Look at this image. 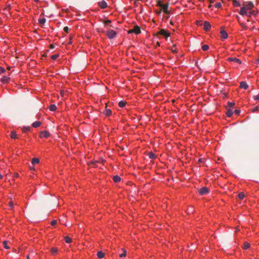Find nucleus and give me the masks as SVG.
<instances>
[{"instance_id": "f257e3e1", "label": "nucleus", "mask_w": 259, "mask_h": 259, "mask_svg": "<svg viewBox=\"0 0 259 259\" xmlns=\"http://www.w3.org/2000/svg\"><path fill=\"white\" fill-rule=\"evenodd\" d=\"M117 33L113 30H109L107 31L106 35L109 39H112L116 36Z\"/></svg>"}, {"instance_id": "f03ea898", "label": "nucleus", "mask_w": 259, "mask_h": 259, "mask_svg": "<svg viewBox=\"0 0 259 259\" xmlns=\"http://www.w3.org/2000/svg\"><path fill=\"white\" fill-rule=\"evenodd\" d=\"M128 32V33H134L136 34H138L141 33V29L139 26L136 25L133 29L129 30Z\"/></svg>"}, {"instance_id": "7ed1b4c3", "label": "nucleus", "mask_w": 259, "mask_h": 259, "mask_svg": "<svg viewBox=\"0 0 259 259\" xmlns=\"http://www.w3.org/2000/svg\"><path fill=\"white\" fill-rule=\"evenodd\" d=\"M198 193L200 195H205L208 193V189L205 187H202L198 190Z\"/></svg>"}, {"instance_id": "20e7f679", "label": "nucleus", "mask_w": 259, "mask_h": 259, "mask_svg": "<svg viewBox=\"0 0 259 259\" xmlns=\"http://www.w3.org/2000/svg\"><path fill=\"white\" fill-rule=\"evenodd\" d=\"M243 6L247 10H250L254 7V5L252 2H247L244 4Z\"/></svg>"}, {"instance_id": "39448f33", "label": "nucleus", "mask_w": 259, "mask_h": 259, "mask_svg": "<svg viewBox=\"0 0 259 259\" xmlns=\"http://www.w3.org/2000/svg\"><path fill=\"white\" fill-rule=\"evenodd\" d=\"M158 34L163 35L166 38L168 37L170 35L169 33L163 29H160Z\"/></svg>"}, {"instance_id": "423d86ee", "label": "nucleus", "mask_w": 259, "mask_h": 259, "mask_svg": "<svg viewBox=\"0 0 259 259\" xmlns=\"http://www.w3.org/2000/svg\"><path fill=\"white\" fill-rule=\"evenodd\" d=\"M50 134L48 132H47L46 131H44L40 132V133L39 134V137L40 138H48L50 136Z\"/></svg>"}, {"instance_id": "0eeeda50", "label": "nucleus", "mask_w": 259, "mask_h": 259, "mask_svg": "<svg viewBox=\"0 0 259 259\" xmlns=\"http://www.w3.org/2000/svg\"><path fill=\"white\" fill-rule=\"evenodd\" d=\"M227 60L229 62H235V63H237L239 64H241L242 62L241 61L237 58H233V57H229L228 58Z\"/></svg>"}, {"instance_id": "6e6552de", "label": "nucleus", "mask_w": 259, "mask_h": 259, "mask_svg": "<svg viewBox=\"0 0 259 259\" xmlns=\"http://www.w3.org/2000/svg\"><path fill=\"white\" fill-rule=\"evenodd\" d=\"M211 28V25L208 21H204L203 24V29L205 31H208Z\"/></svg>"}, {"instance_id": "1a4fd4ad", "label": "nucleus", "mask_w": 259, "mask_h": 259, "mask_svg": "<svg viewBox=\"0 0 259 259\" xmlns=\"http://www.w3.org/2000/svg\"><path fill=\"white\" fill-rule=\"evenodd\" d=\"M98 5L101 9H105L107 7V3L104 0L99 2Z\"/></svg>"}, {"instance_id": "9d476101", "label": "nucleus", "mask_w": 259, "mask_h": 259, "mask_svg": "<svg viewBox=\"0 0 259 259\" xmlns=\"http://www.w3.org/2000/svg\"><path fill=\"white\" fill-rule=\"evenodd\" d=\"M168 6L169 4L166 3L164 4V6H162V8H161L163 10V12L166 14H169L170 13V11L168 10Z\"/></svg>"}, {"instance_id": "9b49d317", "label": "nucleus", "mask_w": 259, "mask_h": 259, "mask_svg": "<svg viewBox=\"0 0 259 259\" xmlns=\"http://www.w3.org/2000/svg\"><path fill=\"white\" fill-rule=\"evenodd\" d=\"M247 10L246 9L244 6H243L240 9V12H239V13L240 15H241L242 16L247 15Z\"/></svg>"}, {"instance_id": "f8f14e48", "label": "nucleus", "mask_w": 259, "mask_h": 259, "mask_svg": "<svg viewBox=\"0 0 259 259\" xmlns=\"http://www.w3.org/2000/svg\"><path fill=\"white\" fill-rule=\"evenodd\" d=\"M240 88L244 90H247L248 85L245 81H242L240 83Z\"/></svg>"}, {"instance_id": "ddd939ff", "label": "nucleus", "mask_w": 259, "mask_h": 259, "mask_svg": "<svg viewBox=\"0 0 259 259\" xmlns=\"http://www.w3.org/2000/svg\"><path fill=\"white\" fill-rule=\"evenodd\" d=\"M220 33L221 37L223 39H226L228 36V33L225 30H221Z\"/></svg>"}, {"instance_id": "4468645a", "label": "nucleus", "mask_w": 259, "mask_h": 259, "mask_svg": "<svg viewBox=\"0 0 259 259\" xmlns=\"http://www.w3.org/2000/svg\"><path fill=\"white\" fill-rule=\"evenodd\" d=\"M113 180L115 183H118L120 181L121 178L118 175H115L113 178Z\"/></svg>"}, {"instance_id": "2eb2a0df", "label": "nucleus", "mask_w": 259, "mask_h": 259, "mask_svg": "<svg viewBox=\"0 0 259 259\" xmlns=\"http://www.w3.org/2000/svg\"><path fill=\"white\" fill-rule=\"evenodd\" d=\"M40 125L41 122L40 121H36L32 123V126L34 128H36L39 127Z\"/></svg>"}, {"instance_id": "dca6fc26", "label": "nucleus", "mask_w": 259, "mask_h": 259, "mask_svg": "<svg viewBox=\"0 0 259 259\" xmlns=\"http://www.w3.org/2000/svg\"><path fill=\"white\" fill-rule=\"evenodd\" d=\"M10 136L12 139H16L17 138V134L15 131H12L11 132Z\"/></svg>"}, {"instance_id": "f3484780", "label": "nucleus", "mask_w": 259, "mask_h": 259, "mask_svg": "<svg viewBox=\"0 0 259 259\" xmlns=\"http://www.w3.org/2000/svg\"><path fill=\"white\" fill-rule=\"evenodd\" d=\"M97 255L99 258H102L104 257L105 253L102 251H99L97 252Z\"/></svg>"}, {"instance_id": "a211bd4d", "label": "nucleus", "mask_w": 259, "mask_h": 259, "mask_svg": "<svg viewBox=\"0 0 259 259\" xmlns=\"http://www.w3.org/2000/svg\"><path fill=\"white\" fill-rule=\"evenodd\" d=\"M233 114V112L232 110L230 108L228 109L227 111L226 112L227 116L230 117L232 116Z\"/></svg>"}, {"instance_id": "6ab92c4d", "label": "nucleus", "mask_w": 259, "mask_h": 259, "mask_svg": "<svg viewBox=\"0 0 259 259\" xmlns=\"http://www.w3.org/2000/svg\"><path fill=\"white\" fill-rule=\"evenodd\" d=\"M10 78L7 76H3L1 78V81L4 83L8 82Z\"/></svg>"}, {"instance_id": "aec40b11", "label": "nucleus", "mask_w": 259, "mask_h": 259, "mask_svg": "<svg viewBox=\"0 0 259 259\" xmlns=\"http://www.w3.org/2000/svg\"><path fill=\"white\" fill-rule=\"evenodd\" d=\"M49 109L51 111H55L57 110V107L55 104H51L49 107Z\"/></svg>"}, {"instance_id": "412c9836", "label": "nucleus", "mask_w": 259, "mask_h": 259, "mask_svg": "<svg viewBox=\"0 0 259 259\" xmlns=\"http://www.w3.org/2000/svg\"><path fill=\"white\" fill-rule=\"evenodd\" d=\"M106 116H109L112 114V111L109 109H106L105 111Z\"/></svg>"}, {"instance_id": "4be33fe9", "label": "nucleus", "mask_w": 259, "mask_h": 259, "mask_svg": "<svg viewBox=\"0 0 259 259\" xmlns=\"http://www.w3.org/2000/svg\"><path fill=\"white\" fill-rule=\"evenodd\" d=\"M39 162V160L38 158H33L32 159V161H31V163L33 165L34 164H37Z\"/></svg>"}, {"instance_id": "5701e85b", "label": "nucleus", "mask_w": 259, "mask_h": 259, "mask_svg": "<svg viewBox=\"0 0 259 259\" xmlns=\"http://www.w3.org/2000/svg\"><path fill=\"white\" fill-rule=\"evenodd\" d=\"M245 197V194L243 192H240L238 195V197L240 200H242Z\"/></svg>"}, {"instance_id": "b1692460", "label": "nucleus", "mask_w": 259, "mask_h": 259, "mask_svg": "<svg viewBox=\"0 0 259 259\" xmlns=\"http://www.w3.org/2000/svg\"><path fill=\"white\" fill-rule=\"evenodd\" d=\"M176 47V45H173L172 47L170 49V51L174 54L178 53V50Z\"/></svg>"}, {"instance_id": "393cba45", "label": "nucleus", "mask_w": 259, "mask_h": 259, "mask_svg": "<svg viewBox=\"0 0 259 259\" xmlns=\"http://www.w3.org/2000/svg\"><path fill=\"white\" fill-rule=\"evenodd\" d=\"M30 130L31 128L29 126H24L22 130L24 133H27L30 131Z\"/></svg>"}, {"instance_id": "a878e982", "label": "nucleus", "mask_w": 259, "mask_h": 259, "mask_svg": "<svg viewBox=\"0 0 259 259\" xmlns=\"http://www.w3.org/2000/svg\"><path fill=\"white\" fill-rule=\"evenodd\" d=\"M233 4L234 7H239L240 6V3L236 0H234L233 1Z\"/></svg>"}, {"instance_id": "bb28decb", "label": "nucleus", "mask_w": 259, "mask_h": 259, "mask_svg": "<svg viewBox=\"0 0 259 259\" xmlns=\"http://www.w3.org/2000/svg\"><path fill=\"white\" fill-rule=\"evenodd\" d=\"M57 251H58V249H57V248H56V247L52 248L51 249V252L52 254L53 255L55 254Z\"/></svg>"}, {"instance_id": "cd10ccee", "label": "nucleus", "mask_w": 259, "mask_h": 259, "mask_svg": "<svg viewBox=\"0 0 259 259\" xmlns=\"http://www.w3.org/2000/svg\"><path fill=\"white\" fill-rule=\"evenodd\" d=\"M125 104H126V103L125 102H124L123 101H120L118 103V105L120 107L123 108L125 106Z\"/></svg>"}, {"instance_id": "c85d7f7f", "label": "nucleus", "mask_w": 259, "mask_h": 259, "mask_svg": "<svg viewBox=\"0 0 259 259\" xmlns=\"http://www.w3.org/2000/svg\"><path fill=\"white\" fill-rule=\"evenodd\" d=\"M64 239L65 242L67 243H70L72 241L71 238H70L69 236H65Z\"/></svg>"}, {"instance_id": "c756f323", "label": "nucleus", "mask_w": 259, "mask_h": 259, "mask_svg": "<svg viewBox=\"0 0 259 259\" xmlns=\"http://www.w3.org/2000/svg\"><path fill=\"white\" fill-rule=\"evenodd\" d=\"M235 105V102H228L227 104V107L229 108L233 107Z\"/></svg>"}, {"instance_id": "7c9ffc66", "label": "nucleus", "mask_w": 259, "mask_h": 259, "mask_svg": "<svg viewBox=\"0 0 259 259\" xmlns=\"http://www.w3.org/2000/svg\"><path fill=\"white\" fill-rule=\"evenodd\" d=\"M209 49V46L207 45H204L202 46V49L204 51H206L208 50Z\"/></svg>"}, {"instance_id": "2f4dec72", "label": "nucleus", "mask_w": 259, "mask_h": 259, "mask_svg": "<svg viewBox=\"0 0 259 259\" xmlns=\"http://www.w3.org/2000/svg\"><path fill=\"white\" fill-rule=\"evenodd\" d=\"M250 246V244L249 243H248V242H244V245H243V248L245 249H248Z\"/></svg>"}, {"instance_id": "473e14b6", "label": "nucleus", "mask_w": 259, "mask_h": 259, "mask_svg": "<svg viewBox=\"0 0 259 259\" xmlns=\"http://www.w3.org/2000/svg\"><path fill=\"white\" fill-rule=\"evenodd\" d=\"M46 19L43 18H40V19H38V21L39 22V23H40L41 24H44L46 22Z\"/></svg>"}, {"instance_id": "72a5a7b5", "label": "nucleus", "mask_w": 259, "mask_h": 259, "mask_svg": "<svg viewBox=\"0 0 259 259\" xmlns=\"http://www.w3.org/2000/svg\"><path fill=\"white\" fill-rule=\"evenodd\" d=\"M122 250L123 252L120 253V254H119V256L120 257H123V256H125V255H126V251H125V250L123 249V248L122 249Z\"/></svg>"}, {"instance_id": "f704fd0d", "label": "nucleus", "mask_w": 259, "mask_h": 259, "mask_svg": "<svg viewBox=\"0 0 259 259\" xmlns=\"http://www.w3.org/2000/svg\"><path fill=\"white\" fill-rule=\"evenodd\" d=\"M156 156L152 152H151L149 154V157L150 159H154L155 158Z\"/></svg>"}, {"instance_id": "c9c22d12", "label": "nucleus", "mask_w": 259, "mask_h": 259, "mask_svg": "<svg viewBox=\"0 0 259 259\" xmlns=\"http://www.w3.org/2000/svg\"><path fill=\"white\" fill-rule=\"evenodd\" d=\"M4 247L6 249H9L10 247L7 245L8 242L7 241H3Z\"/></svg>"}, {"instance_id": "e433bc0d", "label": "nucleus", "mask_w": 259, "mask_h": 259, "mask_svg": "<svg viewBox=\"0 0 259 259\" xmlns=\"http://www.w3.org/2000/svg\"><path fill=\"white\" fill-rule=\"evenodd\" d=\"M157 6L160 7H161L162 8V6H164V4H163L162 3V2L160 0H158L157 1Z\"/></svg>"}, {"instance_id": "4c0bfd02", "label": "nucleus", "mask_w": 259, "mask_h": 259, "mask_svg": "<svg viewBox=\"0 0 259 259\" xmlns=\"http://www.w3.org/2000/svg\"><path fill=\"white\" fill-rule=\"evenodd\" d=\"M59 56V54H55L51 56V59L52 60H56L58 58Z\"/></svg>"}, {"instance_id": "58836bf2", "label": "nucleus", "mask_w": 259, "mask_h": 259, "mask_svg": "<svg viewBox=\"0 0 259 259\" xmlns=\"http://www.w3.org/2000/svg\"><path fill=\"white\" fill-rule=\"evenodd\" d=\"M214 6L216 8H220L222 7V4L220 2L217 3Z\"/></svg>"}, {"instance_id": "ea45409f", "label": "nucleus", "mask_w": 259, "mask_h": 259, "mask_svg": "<svg viewBox=\"0 0 259 259\" xmlns=\"http://www.w3.org/2000/svg\"><path fill=\"white\" fill-rule=\"evenodd\" d=\"M240 25L241 26V27L242 28H243V29H246L247 28V26H246V25L245 23H240Z\"/></svg>"}, {"instance_id": "a19ab883", "label": "nucleus", "mask_w": 259, "mask_h": 259, "mask_svg": "<svg viewBox=\"0 0 259 259\" xmlns=\"http://www.w3.org/2000/svg\"><path fill=\"white\" fill-rule=\"evenodd\" d=\"M6 70L2 67L0 66V74L5 73Z\"/></svg>"}, {"instance_id": "79ce46f5", "label": "nucleus", "mask_w": 259, "mask_h": 259, "mask_svg": "<svg viewBox=\"0 0 259 259\" xmlns=\"http://www.w3.org/2000/svg\"><path fill=\"white\" fill-rule=\"evenodd\" d=\"M111 22V21L110 20H105L104 21V23L105 24V25H107V24H109V23H110Z\"/></svg>"}, {"instance_id": "37998d69", "label": "nucleus", "mask_w": 259, "mask_h": 259, "mask_svg": "<svg viewBox=\"0 0 259 259\" xmlns=\"http://www.w3.org/2000/svg\"><path fill=\"white\" fill-rule=\"evenodd\" d=\"M63 30L66 33H68L69 32V28L67 26L64 27Z\"/></svg>"}, {"instance_id": "c03bdc74", "label": "nucleus", "mask_w": 259, "mask_h": 259, "mask_svg": "<svg viewBox=\"0 0 259 259\" xmlns=\"http://www.w3.org/2000/svg\"><path fill=\"white\" fill-rule=\"evenodd\" d=\"M56 224H57V221H56V220H53V221L51 222V225H52V226H54V225H55Z\"/></svg>"}, {"instance_id": "a18cd8bd", "label": "nucleus", "mask_w": 259, "mask_h": 259, "mask_svg": "<svg viewBox=\"0 0 259 259\" xmlns=\"http://www.w3.org/2000/svg\"><path fill=\"white\" fill-rule=\"evenodd\" d=\"M253 14V11H250L249 13H247V16L248 17H250Z\"/></svg>"}, {"instance_id": "49530a36", "label": "nucleus", "mask_w": 259, "mask_h": 259, "mask_svg": "<svg viewBox=\"0 0 259 259\" xmlns=\"http://www.w3.org/2000/svg\"><path fill=\"white\" fill-rule=\"evenodd\" d=\"M161 11H162V10L161 9H160L159 10H156V13L157 15H160V14L161 13Z\"/></svg>"}, {"instance_id": "de8ad7c7", "label": "nucleus", "mask_w": 259, "mask_h": 259, "mask_svg": "<svg viewBox=\"0 0 259 259\" xmlns=\"http://www.w3.org/2000/svg\"><path fill=\"white\" fill-rule=\"evenodd\" d=\"M258 110V107L257 106H256L254 107L252 109L253 112H255Z\"/></svg>"}, {"instance_id": "09e8293b", "label": "nucleus", "mask_w": 259, "mask_h": 259, "mask_svg": "<svg viewBox=\"0 0 259 259\" xmlns=\"http://www.w3.org/2000/svg\"><path fill=\"white\" fill-rule=\"evenodd\" d=\"M253 99L255 100H259V96L258 95L254 96L253 97Z\"/></svg>"}, {"instance_id": "8fccbe9b", "label": "nucleus", "mask_w": 259, "mask_h": 259, "mask_svg": "<svg viewBox=\"0 0 259 259\" xmlns=\"http://www.w3.org/2000/svg\"><path fill=\"white\" fill-rule=\"evenodd\" d=\"M234 112H235L236 114L238 115V114H239V113H240V110H237V109H236V110H235Z\"/></svg>"}, {"instance_id": "3c124183", "label": "nucleus", "mask_w": 259, "mask_h": 259, "mask_svg": "<svg viewBox=\"0 0 259 259\" xmlns=\"http://www.w3.org/2000/svg\"><path fill=\"white\" fill-rule=\"evenodd\" d=\"M9 203H10V206L11 207V208H13V204H12V203L10 201L9 202Z\"/></svg>"}, {"instance_id": "603ef678", "label": "nucleus", "mask_w": 259, "mask_h": 259, "mask_svg": "<svg viewBox=\"0 0 259 259\" xmlns=\"http://www.w3.org/2000/svg\"><path fill=\"white\" fill-rule=\"evenodd\" d=\"M213 2H214L213 0H209V2H210V4L213 3Z\"/></svg>"}, {"instance_id": "864d4df0", "label": "nucleus", "mask_w": 259, "mask_h": 259, "mask_svg": "<svg viewBox=\"0 0 259 259\" xmlns=\"http://www.w3.org/2000/svg\"><path fill=\"white\" fill-rule=\"evenodd\" d=\"M51 47V49H54V46H53V45H51V47Z\"/></svg>"}, {"instance_id": "5fc2aeb1", "label": "nucleus", "mask_w": 259, "mask_h": 259, "mask_svg": "<svg viewBox=\"0 0 259 259\" xmlns=\"http://www.w3.org/2000/svg\"><path fill=\"white\" fill-rule=\"evenodd\" d=\"M170 24L171 25H173V24H174L173 22H172V21H170Z\"/></svg>"}, {"instance_id": "6e6d98bb", "label": "nucleus", "mask_w": 259, "mask_h": 259, "mask_svg": "<svg viewBox=\"0 0 259 259\" xmlns=\"http://www.w3.org/2000/svg\"><path fill=\"white\" fill-rule=\"evenodd\" d=\"M211 7V4H210V5H209V6H208V8H210Z\"/></svg>"}, {"instance_id": "4d7b16f0", "label": "nucleus", "mask_w": 259, "mask_h": 259, "mask_svg": "<svg viewBox=\"0 0 259 259\" xmlns=\"http://www.w3.org/2000/svg\"><path fill=\"white\" fill-rule=\"evenodd\" d=\"M157 45L158 46H160V44H159V42H157Z\"/></svg>"}, {"instance_id": "13d9d810", "label": "nucleus", "mask_w": 259, "mask_h": 259, "mask_svg": "<svg viewBox=\"0 0 259 259\" xmlns=\"http://www.w3.org/2000/svg\"><path fill=\"white\" fill-rule=\"evenodd\" d=\"M35 2H38L39 0H34Z\"/></svg>"}, {"instance_id": "bf43d9fd", "label": "nucleus", "mask_w": 259, "mask_h": 259, "mask_svg": "<svg viewBox=\"0 0 259 259\" xmlns=\"http://www.w3.org/2000/svg\"><path fill=\"white\" fill-rule=\"evenodd\" d=\"M27 257L28 259H29V256H27Z\"/></svg>"}]
</instances>
